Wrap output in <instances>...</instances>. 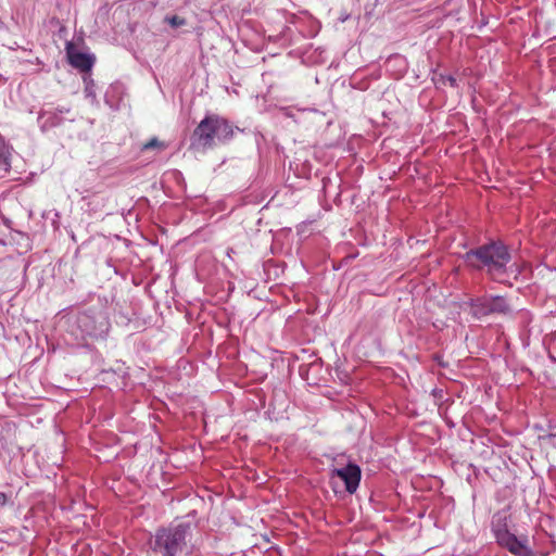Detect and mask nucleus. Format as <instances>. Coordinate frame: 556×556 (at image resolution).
<instances>
[{
  "instance_id": "39448f33",
  "label": "nucleus",
  "mask_w": 556,
  "mask_h": 556,
  "mask_svg": "<svg viewBox=\"0 0 556 556\" xmlns=\"http://www.w3.org/2000/svg\"><path fill=\"white\" fill-rule=\"evenodd\" d=\"M509 514L503 509L495 513L491 521V530L498 545L508 549L515 556H531L528 547V536H517L509 529Z\"/></svg>"
},
{
  "instance_id": "0eeeda50",
  "label": "nucleus",
  "mask_w": 556,
  "mask_h": 556,
  "mask_svg": "<svg viewBox=\"0 0 556 556\" xmlns=\"http://www.w3.org/2000/svg\"><path fill=\"white\" fill-rule=\"evenodd\" d=\"M65 50L68 63L74 68L85 73V75L89 74L96 61L94 56L89 53L80 52L73 42H67Z\"/></svg>"
},
{
  "instance_id": "4468645a",
  "label": "nucleus",
  "mask_w": 556,
  "mask_h": 556,
  "mask_svg": "<svg viewBox=\"0 0 556 556\" xmlns=\"http://www.w3.org/2000/svg\"><path fill=\"white\" fill-rule=\"evenodd\" d=\"M153 148L164 149L165 144H164V142L159 141L156 138H152L143 146L144 150H149V149H153Z\"/></svg>"
},
{
  "instance_id": "9d476101",
  "label": "nucleus",
  "mask_w": 556,
  "mask_h": 556,
  "mask_svg": "<svg viewBox=\"0 0 556 556\" xmlns=\"http://www.w3.org/2000/svg\"><path fill=\"white\" fill-rule=\"evenodd\" d=\"M124 94L125 88L122 84H112L105 91L104 101L111 109L117 110L123 101Z\"/></svg>"
},
{
  "instance_id": "9b49d317",
  "label": "nucleus",
  "mask_w": 556,
  "mask_h": 556,
  "mask_svg": "<svg viewBox=\"0 0 556 556\" xmlns=\"http://www.w3.org/2000/svg\"><path fill=\"white\" fill-rule=\"evenodd\" d=\"M432 81L434 83V85L438 88L441 86H445L447 84L453 88H456L458 86L457 80L454 76L444 75L442 73H437V72L433 73Z\"/></svg>"
},
{
  "instance_id": "f257e3e1",
  "label": "nucleus",
  "mask_w": 556,
  "mask_h": 556,
  "mask_svg": "<svg viewBox=\"0 0 556 556\" xmlns=\"http://www.w3.org/2000/svg\"><path fill=\"white\" fill-rule=\"evenodd\" d=\"M462 258L468 267L484 273L495 282L505 283L508 280L511 255L502 241L491 240L470 249Z\"/></svg>"
},
{
  "instance_id": "f8f14e48",
  "label": "nucleus",
  "mask_w": 556,
  "mask_h": 556,
  "mask_svg": "<svg viewBox=\"0 0 556 556\" xmlns=\"http://www.w3.org/2000/svg\"><path fill=\"white\" fill-rule=\"evenodd\" d=\"M85 83V96L86 98H90L92 100L96 99V85L93 79L90 77V74H86L84 76Z\"/></svg>"
},
{
  "instance_id": "1a4fd4ad",
  "label": "nucleus",
  "mask_w": 556,
  "mask_h": 556,
  "mask_svg": "<svg viewBox=\"0 0 556 556\" xmlns=\"http://www.w3.org/2000/svg\"><path fill=\"white\" fill-rule=\"evenodd\" d=\"M332 472L344 482V486L359 485L362 470L355 463L349 462L343 467L334 468Z\"/></svg>"
},
{
  "instance_id": "20e7f679",
  "label": "nucleus",
  "mask_w": 556,
  "mask_h": 556,
  "mask_svg": "<svg viewBox=\"0 0 556 556\" xmlns=\"http://www.w3.org/2000/svg\"><path fill=\"white\" fill-rule=\"evenodd\" d=\"M110 329V320L106 309L102 304L79 312L71 323L68 332L77 340V343L87 338H104Z\"/></svg>"
},
{
  "instance_id": "423d86ee",
  "label": "nucleus",
  "mask_w": 556,
  "mask_h": 556,
  "mask_svg": "<svg viewBox=\"0 0 556 556\" xmlns=\"http://www.w3.org/2000/svg\"><path fill=\"white\" fill-rule=\"evenodd\" d=\"M470 313L476 319H481L492 314H508L510 307L501 295H482L469 300Z\"/></svg>"
},
{
  "instance_id": "6e6552de",
  "label": "nucleus",
  "mask_w": 556,
  "mask_h": 556,
  "mask_svg": "<svg viewBox=\"0 0 556 556\" xmlns=\"http://www.w3.org/2000/svg\"><path fill=\"white\" fill-rule=\"evenodd\" d=\"M68 106H58L54 110H41L38 115V124L41 131H47L51 128L58 127L66 119L65 115L70 114Z\"/></svg>"
},
{
  "instance_id": "ddd939ff",
  "label": "nucleus",
  "mask_w": 556,
  "mask_h": 556,
  "mask_svg": "<svg viewBox=\"0 0 556 556\" xmlns=\"http://www.w3.org/2000/svg\"><path fill=\"white\" fill-rule=\"evenodd\" d=\"M166 21L174 28L184 26L186 24V20L178 15L167 16Z\"/></svg>"
},
{
  "instance_id": "dca6fc26",
  "label": "nucleus",
  "mask_w": 556,
  "mask_h": 556,
  "mask_svg": "<svg viewBox=\"0 0 556 556\" xmlns=\"http://www.w3.org/2000/svg\"><path fill=\"white\" fill-rule=\"evenodd\" d=\"M7 502V496L4 493H0V505H4Z\"/></svg>"
},
{
  "instance_id": "7ed1b4c3",
  "label": "nucleus",
  "mask_w": 556,
  "mask_h": 556,
  "mask_svg": "<svg viewBox=\"0 0 556 556\" xmlns=\"http://www.w3.org/2000/svg\"><path fill=\"white\" fill-rule=\"evenodd\" d=\"M235 130L240 131V128L233 127L226 118L217 114H207L193 130L191 144L198 149H212L217 144L229 142Z\"/></svg>"
},
{
  "instance_id": "f03ea898",
  "label": "nucleus",
  "mask_w": 556,
  "mask_h": 556,
  "mask_svg": "<svg viewBox=\"0 0 556 556\" xmlns=\"http://www.w3.org/2000/svg\"><path fill=\"white\" fill-rule=\"evenodd\" d=\"M191 538V522L179 521L159 528L149 541L154 556H180Z\"/></svg>"
},
{
  "instance_id": "2eb2a0df",
  "label": "nucleus",
  "mask_w": 556,
  "mask_h": 556,
  "mask_svg": "<svg viewBox=\"0 0 556 556\" xmlns=\"http://www.w3.org/2000/svg\"><path fill=\"white\" fill-rule=\"evenodd\" d=\"M336 495L341 496L343 491H346L349 494H353L357 489H332Z\"/></svg>"
}]
</instances>
